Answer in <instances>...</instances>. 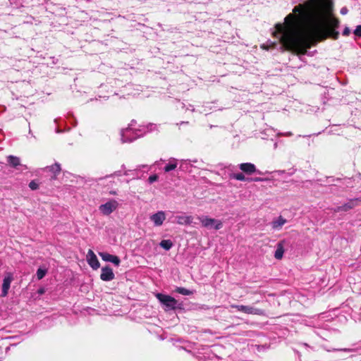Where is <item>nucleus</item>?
Instances as JSON below:
<instances>
[{"label":"nucleus","instance_id":"obj_1","mask_svg":"<svg viewBox=\"0 0 361 361\" xmlns=\"http://www.w3.org/2000/svg\"><path fill=\"white\" fill-rule=\"evenodd\" d=\"M327 8L319 0H307L295 6L284 20L286 25H276V37L280 48L289 51L301 49L307 39L331 37L337 39L339 32L338 19L331 17L325 26Z\"/></svg>","mask_w":361,"mask_h":361},{"label":"nucleus","instance_id":"obj_2","mask_svg":"<svg viewBox=\"0 0 361 361\" xmlns=\"http://www.w3.org/2000/svg\"><path fill=\"white\" fill-rule=\"evenodd\" d=\"M156 298L166 312H185L187 310L183 301L180 302L169 295L159 293L156 294Z\"/></svg>","mask_w":361,"mask_h":361},{"label":"nucleus","instance_id":"obj_3","mask_svg":"<svg viewBox=\"0 0 361 361\" xmlns=\"http://www.w3.org/2000/svg\"><path fill=\"white\" fill-rule=\"evenodd\" d=\"M146 133V130L143 128H134L127 127L121 131V137L122 142H132L136 139L142 137Z\"/></svg>","mask_w":361,"mask_h":361},{"label":"nucleus","instance_id":"obj_4","mask_svg":"<svg viewBox=\"0 0 361 361\" xmlns=\"http://www.w3.org/2000/svg\"><path fill=\"white\" fill-rule=\"evenodd\" d=\"M202 226L212 228H214L215 230H219L222 228L223 224L220 220L209 218L207 216H202L198 217Z\"/></svg>","mask_w":361,"mask_h":361},{"label":"nucleus","instance_id":"obj_5","mask_svg":"<svg viewBox=\"0 0 361 361\" xmlns=\"http://www.w3.org/2000/svg\"><path fill=\"white\" fill-rule=\"evenodd\" d=\"M118 203L116 200H112L99 206V211L104 215H109L118 207Z\"/></svg>","mask_w":361,"mask_h":361},{"label":"nucleus","instance_id":"obj_6","mask_svg":"<svg viewBox=\"0 0 361 361\" xmlns=\"http://www.w3.org/2000/svg\"><path fill=\"white\" fill-rule=\"evenodd\" d=\"M235 307L237 309L238 311L242 312L245 314H257V315H262L264 314V312L261 309L255 308L252 306L248 305H236Z\"/></svg>","mask_w":361,"mask_h":361},{"label":"nucleus","instance_id":"obj_7","mask_svg":"<svg viewBox=\"0 0 361 361\" xmlns=\"http://www.w3.org/2000/svg\"><path fill=\"white\" fill-rule=\"evenodd\" d=\"M239 169L247 175H252L255 173H257L259 175L262 174V173L257 170L255 165L252 163H242L238 165Z\"/></svg>","mask_w":361,"mask_h":361},{"label":"nucleus","instance_id":"obj_8","mask_svg":"<svg viewBox=\"0 0 361 361\" xmlns=\"http://www.w3.org/2000/svg\"><path fill=\"white\" fill-rule=\"evenodd\" d=\"M13 280V274L11 272H7L4 278L3 284H2V290H1V297H6L8 295V290L11 287V283Z\"/></svg>","mask_w":361,"mask_h":361},{"label":"nucleus","instance_id":"obj_9","mask_svg":"<svg viewBox=\"0 0 361 361\" xmlns=\"http://www.w3.org/2000/svg\"><path fill=\"white\" fill-rule=\"evenodd\" d=\"M359 202L358 199H353L349 200L347 203L341 206H338L334 209V212H348L350 209H353L357 205V202Z\"/></svg>","mask_w":361,"mask_h":361},{"label":"nucleus","instance_id":"obj_10","mask_svg":"<svg viewBox=\"0 0 361 361\" xmlns=\"http://www.w3.org/2000/svg\"><path fill=\"white\" fill-rule=\"evenodd\" d=\"M101 271L100 279L104 281H112L115 277L113 269L109 265L102 267Z\"/></svg>","mask_w":361,"mask_h":361},{"label":"nucleus","instance_id":"obj_11","mask_svg":"<svg viewBox=\"0 0 361 361\" xmlns=\"http://www.w3.org/2000/svg\"><path fill=\"white\" fill-rule=\"evenodd\" d=\"M99 255L102 259V260L105 262H111L116 267H118L120 265L121 260L118 256L113 255L105 252H99Z\"/></svg>","mask_w":361,"mask_h":361},{"label":"nucleus","instance_id":"obj_12","mask_svg":"<svg viewBox=\"0 0 361 361\" xmlns=\"http://www.w3.org/2000/svg\"><path fill=\"white\" fill-rule=\"evenodd\" d=\"M87 259L89 265L93 269H97L100 267L99 262L96 256V255L94 253V252L92 250H89L87 255Z\"/></svg>","mask_w":361,"mask_h":361},{"label":"nucleus","instance_id":"obj_13","mask_svg":"<svg viewBox=\"0 0 361 361\" xmlns=\"http://www.w3.org/2000/svg\"><path fill=\"white\" fill-rule=\"evenodd\" d=\"M165 219L166 215L163 211H159L150 216V219L154 223L155 226H161Z\"/></svg>","mask_w":361,"mask_h":361},{"label":"nucleus","instance_id":"obj_14","mask_svg":"<svg viewBox=\"0 0 361 361\" xmlns=\"http://www.w3.org/2000/svg\"><path fill=\"white\" fill-rule=\"evenodd\" d=\"M175 221L180 225H190L192 223V217L191 216L176 215L175 216Z\"/></svg>","mask_w":361,"mask_h":361},{"label":"nucleus","instance_id":"obj_15","mask_svg":"<svg viewBox=\"0 0 361 361\" xmlns=\"http://www.w3.org/2000/svg\"><path fill=\"white\" fill-rule=\"evenodd\" d=\"M44 171H49L54 174V176L51 177V179H55L56 178V176L60 173L61 169L60 164L56 162L54 164L51 166H47L45 168L43 169Z\"/></svg>","mask_w":361,"mask_h":361},{"label":"nucleus","instance_id":"obj_16","mask_svg":"<svg viewBox=\"0 0 361 361\" xmlns=\"http://www.w3.org/2000/svg\"><path fill=\"white\" fill-rule=\"evenodd\" d=\"M286 222L287 220L286 219H284L281 216H279L277 219H274L271 221V228L274 230H280Z\"/></svg>","mask_w":361,"mask_h":361},{"label":"nucleus","instance_id":"obj_17","mask_svg":"<svg viewBox=\"0 0 361 361\" xmlns=\"http://www.w3.org/2000/svg\"><path fill=\"white\" fill-rule=\"evenodd\" d=\"M283 241H281L277 244L276 250L274 253V257L277 259H281L284 253Z\"/></svg>","mask_w":361,"mask_h":361},{"label":"nucleus","instance_id":"obj_18","mask_svg":"<svg viewBox=\"0 0 361 361\" xmlns=\"http://www.w3.org/2000/svg\"><path fill=\"white\" fill-rule=\"evenodd\" d=\"M177 159L174 158H171L169 160V162L166 164V166L164 167V172H170L177 167L178 162Z\"/></svg>","mask_w":361,"mask_h":361},{"label":"nucleus","instance_id":"obj_19","mask_svg":"<svg viewBox=\"0 0 361 361\" xmlns=\"http://www.w3.org/2000/svg\"><path fill=\"white\" fill-rule=\"evenodd\" d=\"M173 293H178L183 295H190L195 293V290H188L184 287H176V288L173 290Z\"/></svg>","mask_w":361,"mask_h":361},{"label":"nucleus","instance_id":"obj_20","mask_svg":"<svg viewBox=\"0 0 361 361\" xmlns=\"http://www.w3.org/2000/svg\"><path fill=\"white\" fill-rule=\"evenodd\" d=\"M7 161L8 164L13 168H16L18 166L20 165V158L13 155H9L7 157Z\"/></svg>","mask_w":361,"mask_h":361},{"label":"nucleus","instance_id":"obj_21","mask_svg":"<svg viewBox=\"0 0 361 361\" xmlns=\"http://www.w3.org/2000/svg\"><path fill=\"white\" fill-rule=\"evenodd\" d=\"M229 178L231 179H235L240 181H247V179H249V178L245 177V176L243 174V172L231 173L229 175Z\"/></svg>","mask_w":361,"mask_h":361},{"label":"nucleus","instance_id":"obj_22","mask_svg":"<svg viewBox=\"0 0 361 361\" xmlns=\"http://www.w3.org/2000/svg\"><path fill=\"white\" fill-rule=\"evenodd\" d=\"M159 246L168 251L173 246V243L171 240H162L159 243Z\"/></svg>","mask_w":361,"mask_h":361},{"label":"nucleus","instance_id":"obj_23","mask_svg":"<svg viewBox=\"0 0 361 361\" xmlns=\"http://www.w3.org/2000/svg\"><path fill=\"white\" fill-rule=\"evenodd\" d=\"M47 273V269L45 267H39L37 270V278L38 280L42 279Z\"/></svg>","mask_w":361,"mask_h":361},{"label":"nucleus","instance_id":"obj_24","mask_svg":"<svg viewBox=\"0 0 361 361\" xmlns=\"http://www.w3.org/2000/svg\"><path fill=\"white\" fill-rule=\"evenodd\" d=\"M10 6L13 8H19L23 6L22 0H8Z\"/></svg>","mask_w":361,"mask_h":361},{"label":"nucleus","instance_id":"obj_25","mask_svg":"<svg viewBox=\"0 0 361 361\" xmlns=\"http://www.w3.org/2000/svg\"><path fill=\"white\" fill-rule=\"evenodd\" d=\"M190 161L197 162V160L195 159L193 161L191 160H182L180 164V169L183 171H186L188 169V165Z\"/></svg>","mask_w":361,"mask_h":361},{"label":"nucleus","instance_id":"obj_26","mask_svg":"<svg viewBox=\"0 0 361 361\" xmlns=\"http://www.w3.org/2000/svg\"><path fill=\"white\" fill-rule=\"evenodd\" d=\"M29 188L32 190H35L39 188V184H38V183L36 180H32L29 183Z\"/></svg>","mask_w":361,"mask_h":361},{"label":"nucleus","instance_id":"obj_27","mask_svg":"<svg viewBox=\"0 0 361 361\" xmlns=\"http://www.w3.org/2000/svg\"><path fill=\"white\" fill-rule=\"evenodd\" d=\"M328 352H337V351H341V352H351L352 350L350 348H332V349H326Z\"/></svg>","mask_w":361,"mask_h":361},{"label":"nucleus","instance_id":"obj_28","mask_svg":"<svg viewBox=\"0 0 361 361\" xmlns=\"http://www.w3.org/2000/svg\"><path fill=\"white\" fill-rule=\"evenodd\" d=\"M158 178L159 176L157 174H153L148 178V183L149 184H152L153 183L156 182L158 180Z\"/></svg>","mask_w":361,"mask_h":361},{"label":"nucleus","instance_id":"obj_29","mask_svg":"<svg viewBox=\"0 0 361 361\" xmlns=\"http://www.w3.org/2000/svg\"><path fill=\"white\" fill-rule=\"evenodd\" d=\"M353 33L356 37H361V25L356 27L353 31Z\"/></svg>","mask_w":361,"mask_h":361},{"label":"nucleus","instance_id":"obj_30","mask_svg":"<svg viewBox=\"0 0 361 361\" xmlns=\"http://www.w3.org/2000/svg\"><path fill=\"white\" fill-rule=\"evenodd\" d=\"M264 180H266L265 178L260 177L249 178V179H247V182H261Z\"/></svg>","mask_w":361,"mask_h":361},{"label":"nucleus","instance_id":"obj_31","mask_svg":"<svg viewBox=\"0 0 361 361\" xmlns=\"http://www.w3.org/2000/svg\"><path fill=\"white\" fill-rule=\"evenodd\" d=\"M121 176V171H115L114 173H111V174H110V175H106V176L104 177V178H109V177H113V176ZM102 179H104V178H98V180H102Z\"/></svg>","mask_w":361,"mask_h":361},{"label":"nucleus","instance_id":"obj_32","mask_svg":"<svg viewBox=\"0 0 361 361\" xmlns=\"http://www.w3.org/2000/svg\"><path fill=\"white\" fill-rule=\"evenodd\" d=\"M140 171V169H135V170H133V171H132L133 172V175H134V176H138V171ZM130 171H130V170H129V171H126L124 172V175H125V176H128V175H130L129 172H130Z\"/></svg>","mask_w":361,"mask_h":361},{"label":"nucleus","instance_id":"obj_33","mask_svg":"<svg viewBox=\"0 0 361 361\" xmlns=\"http://www.w3.org/2000/svg\"><path fill=\"white\" fill-rule=\"evenodd\" d=\"M350 32H351L350 29L348 26H345L343 31V35L348 36L350 35Z\"/></svg>","mask_w":361,"mask_h":361},{"label":"nucleus","instance_id":"obj_34","mask_svg":"<svg viewBox=\"0 0 361 361\" xmlns=\"http://www.w3.org/2000/svg\"><path fill=\"white\" fill-rule=\"evenodd\" d=\"M348 8H347V7H345V6H344V7L341 8V11H340V13H341V14H342V15H345V14H347V13H348Z\"/></svg>","mask_w":361,"mask_h":361},{"label":"nucleus","instance_id":"obj_35","mask_svg":"<svg viewBox=\"0 0 361 361\" xmlns=\"http://www.w3.org/2000/svg\"><path fill=\"white\" fill-rule=\"evenodd\" d=\"M45 291H46L45 288H44V287H41V288H39L37 290V293L39 295H43V294L45 293Z\"/></svg>","mask_w":361,"mask_h":361},{"label":"nucleus","instance_id":"obj_36","mask_svg":"<svg viewBox=\"0 0 361 361\" xmlns=\"http://www.w3.org/2000/svg\"><path fill=\"white\" fill-rule=\"evenodd\" d=\"M326 179L329 180V179H331L332 181H340L341 180V178H334L333 176H330V177H326Z\"/></svg>","mask_w":361,"mask_h":361},{"label":"nucleus","instance_id":"obj_37","mask_svg":"<svg viewBox=\"0 0 361 361\" xmlns=\"http://www.w3.org/2000/svg\"><path fill=\"white\" fill-rule=\"evenodd\" d=\"M136 124V121L135 120H132L130 121V123L128 125V127H131V128H133L135 126V125Z\"/></svg>","mask_w":361,"mask_h":361},{"label":"nucleus","instance_id":"obj_38","mask_svg":"<svg viewBox=\"0 0 361 361\" xmlns=\"http://www.w3.org/2000/svg\"><path fill=\"white\" fill-rule=\"evenodd\" d=\"M199 309H201V310H209V307L206 305H202L200 306H199Z\"/></svg>","mask_w":361,"mask_h":361},{"label":"nucleus","instance_id":"obj_39","mask_svg":"<svg viewBox=\"0 0 361 361\" xmlns=\"http://www.w3.org/2000/svg\"><path fill=\"white\" fill-rule=\"evenodd\" d=\"M270 44H271V47L272 48H275L277 46V43L276 42H270Z\"/></svg>","mask_w":361,"mask_h":361},{"label":"nucleus","instance_id":"obj_40","mask_svg":"<svg viewBox=\"0 0 361 361\" xmlns=\"http://www.w3.org/2000/svg\"><path fill=\"white\" fill-rule=\"evenodd\" d=\"M180 125H185V124H188V121H181L180 123Z\"/></svg>","mask_w":361,"mask_h":361},{"label":"nucleus","instance_id":"obj_41","mask_svg":"<svg viewBox=\"0 0 361 361\" xmlns=\"http://www.w3.org/2000/svg\"><path fill=\"white\" fill-rule=\"evenodd\" d=\"M142 167L144 168V169H147V170H149V167L147 165H142Z\"/></svg>","mask_w":361,"mask_h":361},{"label":"nucleus","instance_id":"obj_42","mask_svg":"<svg viewBox=\"0 0 361 361\" xmlns=\"http://www.w3.org/2000/svg\"><path fill=\"white\" fill-rule=\"evenodd\" d=\"M262 48H263V49H269V48L267 47V45H266V44H264L262 45Z\"/></svg>","mask_w":361,"mask_h":361},{"label":"nucleus","instance_id":"obj_43","mask_svg":"<svg viewBox=\"0 0 361 361\" xmlns=\"http://www.w3.org/2000/svg\"><path fill=\"white\" fill-rule=\"evenodd\" d=\"M219 166H221V169H224V168H225V167H226V166H224V164H219Z\"/></svg>","mask_w":361,"mask_h":361},{"label":"nucleus","instance_id":"obj_44","mask_svg":"<svg viewBox=\"0 0 361 361\" xmlns=\"http://www.w3.org/2000/svg\"><path fill=\"white\" fill-rule=\"evenodd\" d=\"M110 194L111 195H116V192L115 191H110Z\"/></svg>","mask_w":361,"mask_h":361},{"label":"nucleus","instance_id":"obj_45","mask_svg":"<svg viewBox=\"0 0 361 361\" xmlns=\"http://www.w3.org/2000/svg\"><path fill=\"white\" fill-rule=\"evenodd\" d=\"M190 107H192V106L190 104V105H189V106H188V107H187V109H188V110H190Z\"/></svg>","mask_w":361,"mask_h":361},{"label":"nucleus","instance_id":"obj_46","mask_svg":"<svg viewBox=\"0 0 361 361\" xmlns=\"http://www.w3.org/2000/svg\"><path fill=\"white\" fill-rule=\"evenodd\" d=\"M29 134H30L31 135H32V130H31V129H30V128L29 129Z\"/></svg>","mask_w":361,"mask_h":361},{"label":"nucleus","instance_id":"obj_47","mask_svg":"<svg viewBox=\"0 0 361 361\" xmlns=\"http://www.w3.org/2000/svg\"><path fill=\"white\" fill-rule=\"evenodd\" d=\"M121 167H122V169H124L125 168V165L123 164Z\"/></svg>","mask_w":361,"mask_h":361},{"label":"nucleus","instance_id":"obj_48","mask_svg":"<svg viewBox=\"0 0 361 361\" xmlns=\"http://www.w3.org/2000/svg\"><path fill=\"white\" fill-rule=\"evenodd\" d=\"M304 345L308 347L309 345L307 343H304Z\"/></svg>","mask_w":361,"mask_h":361},{"label":"nucleus","instance_id":"obj_49","mask_svg":"<svg viewBox=\"0 0 361 361\" xmlns=\"http://www.w3.org/2000/svg\"><path fill=\"white\" fill-rule=\"evenodd\" d=\"M56 132H57V133H61V130H56Z\"/></svg>","mask_w":361,"mask_h":361},{"label":"nucleus","instance_id":"obj_50","mask_svg":"<svg viewBox=\"0 0 361 361\" xmlns=\"http://www.w3.org/2000/svg\"><path fill=\"white\" fill-rule=\"evenodd\" d=\"M192 111H193L195 109L194 108L192 107V109H190Z\"/></svg>","mask_w":361,"mask_h":361}]
</instances>
